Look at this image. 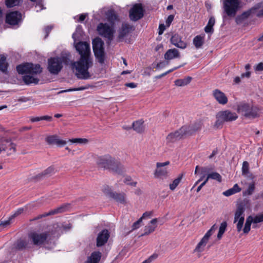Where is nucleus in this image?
<instances>
[{"label":"nucleus","mask_w":263,"mask_h":263,"mask_svg":"<svg viewBox=\"0 0 263 263\" xmlns=\"http://www.w3.org/2000/svg\"><path fill=\"white\" fill-rule=\"evenodd\" d=\"M252 216H249L246 221L245 227L243 229V232L245 234H248L251 230V225L253 223Z\"/></svg>","instance_id":"39"},{"label":"nucleus","mask_w":263,"mask_h":263,"mask_svg":"<svg viewBox=\"0 0 263 263\" xmlns=\"http://www.w3.org/2000/svg\"><path fill=\"white\" fill-rule=\"evenodd\" d=\"M215 23V19L213 16H211L208 21V24L204 28V31L206 33H213L214 32L213 26Z\"/></svg>","instance_id":"36"},{"label":"nucleus","mask_w":263,"mask_h":263,"mask_svg":"<svg viewBox=\"0 0 263 263\" xmlns=\"http://www.w3.org/2000/svg\"><path fill=\"white\" fill-rule=\"evenodd\" d=\"M237 109L243 116L249 119H254L259 116L258 108L253 105L250 106L247 103L239 104Z\"/></svg>","instance_id":"5"},{"label":"nucleus","mask_w":263,"mask_h":263,"mask_svg":"<svg viewBox=\"0 0 263 263\" xmlns=\"http://www.w3.org/2000/svg\"><path fill=\"white\" fill-rule=\"evenodd\" d=\"M8 139L0 136V153L7 150L8 144L6 143V140Z\"/></svg>","instance_id":"46"},{"label":"nucleus","mask_w":263,"mask_h":263,"mask_svg":"<svg viewBox=\"0 0 263 263\" xmlns=\"http://www.w3.org/2000/svg\"><path fill=\"white\" fill-rule=\"evenodd\" d=\"M12 219H10V217L9 218V219L5 221H0V227L3 226V227H5L10 224L11 221Z\"/></svg>","instance_id":"59"},{"label":"nucleus","mask_w":263,"mask_h":263,"mask_svg":"<svg viewBox=\"0 0 263 263\" xmlns=\"http://www.w3.org/2000/svg\"><path fill=\"white\" fill-rule=\"evenodd\" d=\"M22 2V0H6L5 4L8 8H11L18 6Z\"/></svg>","instance_id":"48"},{"label":"nucleus","mask_w":263,"mask_h":263,"mask_svg":"<svg viewBox=\"0 0 263 263\" xmlns=\"http://www.w3.org/2000/svg\"><path fill=\"white\" fill-rule=\"evenodd\" d=\"M75 48L80 55V58L79 61L71 63V67L76 69L75 75L79 79H89L91 75L88 69L93 65L89 44L86 42H79L76 44Z\"/></svg>","instance_id":"1"},{"label":"nucleus","mask_w":263,"mask_h":263,"mask_svg":"<svg viewBox=\"0 0 263 263\" xmlns=\"http://www.w3.org/2000/svg\"><path fill=\"white\" fill-rule=\"evenodd\" d=\"M45 141L49 145L56 144L59 146H63L66 144V141L59 139L58 136L56 135L47 136Z\"/></svg>","instance_id":"24"},{"label":"nucleus","mask_w":263,"mask_h":263,"mask_svg":"<svg viewBox=\"0 0 263 263\" xmlns=\"http://www.w3.org/2000/svg\"><path fill=\"white\" fill-rule=\"evenodd\" d=\"M54 173V168L53 166H49L43 172L39 174L36 176V178L41 179L43 177H47L50 176Z\"/></svg>","instance_id":"28"},{"label":"nucleus","mask_w":263,"mask_h":263,"mask_svg":"<svg viewBox=\"0 0 263 263\" xmlns=\"http://www.w3.org/2000/svg\"><path fill=\"white\" fill-rule=\"evenodd\" d=\"M213 234V232L211 230H209L204 235V236L203 237V238L204 239H205L207 241H209V239L210 237V236Z\"/></svg>","instance_id":"62"},{"label":"nucleus","mask_w":263,"mask_h":263,"mask_svg":"<svg viewBox=\"0 0 263 263\" xmlns=\"http://www.w3.org/2000/svg\"><path fill=\"white\" fill-rule=\"evenodd\" d=\"M87 88H88V86L81 87L79 88H72V89H69L62 90L60 93L66 92H69V91H73L83 90H84V89H86Z\"/></svg>","instance_id":"54"},{"label":"nucleus","mask_w":263,"mask_h":263,"mask_svg":"<svg viewBox=\"0 0 263 263\" xmlns=\"http://www.w3.org/2000/svg\"><path fill=\"white\" fill-rule=\"evenodd\" d=\"M203 126V123L201 121L196 122L192 125H184V127H186L187 135H191L194 133L200 130Z\"/></svg>","instance_id":"25"},{"label":"nucleus","mask_w":263,"mask_h":263,"mask_svg":"<svg viewBox=\"0 0 263 263\" xmlns=\"http://www.w3.org/2000/svg\"><path fill=\"white\" fill-rule=\"evenodd\" d=\"M8 67V63L6 62V57L4 55H0V70L6 73Z\"/></svg>","instance_id":"34"},{"label":"nucleus","mask_w":263,"mask_h":263,"mask_svg":"<svg viewBox=\"0 0 263 263\" xmlns=\"http://www.w3.org/2000/svg\"><path fill=\"white\" fill-rule=\"evenodd\" d=\"M69 141L72 143H87L88 142V139L85 138H74L69 139Z\"/></svg>","instance_id":"52"},{"label":"nucleus","mask_w":263,"mask_h":263,"mask_svg":"<svg viewBox=\"0 0 263 263\" xmlns=\"http://www.w3.org/2000/svg\"><path fill=\"white\" fill-rule=\"evenodd\" d=\"M108 170L120 174L124 171V167L119 161L114 158V162L110 163Z\"/></svg>","instance_id":"23"},{"label":"nucleus","mask_w":263,"mask_h":263,"mask_svg":"<svg viewBox=\"0 0 263 263\" xmlns=\"http://www.w3.org/2000/svg\"><path fill=\"white\" fill-rule=\"evenodd\" d=\"M223 9L227 16L234 17L240 7L239 0H223Z\"/></svg>","instance_id":"7"},{"label":"nucleus","mask_w":263,"mask_h":263,"mask_svg":"<svg viewBox=\"0 0 263 263\" xmlns=\"http://www.w3.org/2000/svg\"><path fill=\"white\" fill-rule=\"evenodd\" d=\"M187 128L182 126L179 129L170 133L166 137L167 143H173L184 138L187 135Z\"/></svg>","instance_id":"10"},{"label":"nucleus","mask_w":263,"mask_h":263,"mask_svg":"<svg viewBox=\"0 0 263 263\" xmlns=\"http://www.w3.org/2000/svg\"><path fill=\"white\" fill-rule=\"evenodd\" d=\"M144 12L142 4H135L129 10V17L131 21L136 22L143 17Z\"/></svg>","instance_id":"9"},{"label":"nucleus","mask_w":263,"mask_h":263,"mask_svg":"<svg viewBox=\"0 0 263 263\" xmlns=\"http://www.w3.org/2000/svg\"><path fill=\"white\" fill-rule=\"evenodd\" d=\"M216 121L214 124L216 129L221 128L224 122H230L236 120L238 116L235 112L225 110L218 112L216 115Z\"/></svg>","instance_id":"2"},{"label":"nucleus","mask_w":263,"mask_h":263,"mask_svg":"<svg viewBox=\"0 0 263 263\" xmlns=\"http://www.w3.org/2000/svg\"><path fill=\"white\" fill-rule=\"evenodd\" d=\"M208 180L206 178L205 180L199 186H198V187L196 190L197 192H199L201 190L202 187L208 182Z\"/></svg>","instance_id":"64"},{"label":"nucleus","mask_w":263,"mask_h":263,"mask_svg":"<svg viewBox=\"0 0 263 263\" xmlns=\"http://www.w3.org/2000/svg\"><path fill=\"white\" fill-rule=\"evenodd\" d=\"M28 242L24 239H20L14 244L15 248L18 250H23L27 247Z\"/></svg>","instance_id":"33"},{"label":"nucleus","mask_w":263,"mask_h":263,"mask_svg":"<svg viewBox=\"0 0 263 263\" xmlns=\"http://www.w3.org/2000/svg\"><path fill=\"white\" fill-rule=\"evenodd\" d=\"M245 211V205L242 203H241L237 205L235 213L234 222L235 223L238 221L237 230L239 232L241 231L244 223Z\"/></svg>","instance_id":"11"},{"label":"nucleus","mask_w":263,"mask_h":263,"mask_svg":"<svg viewBox=\"0 0 263 263\" xmlns=\"http://www.w3.org/2000/svg\"><path fill=\"white\" fill-rule=\"evenodd\" d=\"M69 205H70L68 203L62 204L60 206H59L54 210H51L49 212L45 213L44 214H40V215H38L37 216L34 217L31 220V221L37 220L38 219H41L42 218L48 216L53 215H54V214H56L58 213H61L64 212L67 210L68 208L69 207Z\"/></svg>","instance_id":"15"},{"label":"nucleus","mask_w":263,"mask_h":263,"mask_svg":"<svg viewBox=\"0 0 263 263\" xmlns=\"http://www.w3.org/2000/svg\"><path fill=\"white\" fill-rule=\"evenodd\" d=\"M164 59L166 60H171L175 58H179L180 54L178 49L173 48L168 49L164 55Z\"/></svg>","instance_id":"26"},{"label":"nucleus","mask_w":263,"mask_h":263,"mask_svg":"<svg viewBox=\"0 0 263 263\" xmlns=\"http://www.w3.org/2000/svg\"><path fill=\"white\" fill-rule=\"evenodd\" d=\"M192 79L191 77H187L182 79H177L175 81V84L177 86H184L189 84Z\"/></svg>","instance_id":"37"},{"label":"nucleus","mask_w":263,"mask_h":263,"mask_svg":"<svg viewBox=\"0 0 263 263\" xmlns=\"http://www.w3.org/2000/svg\"><path fill=\"white\" fill-rule=\"evenodd\" d=\"M158 257V254H153L149 256L147 259L145 260L142 263H151L153 260L156 259Z\"/></svg>","instance_id":"56"},{"label":"nucleus","mask_w":263,"mask_h":263,"mask_svg":"<svg viewBox=\"0 0 263 263\" xmlns=\"http://www.w3.org/2000/svg\"><path fill=\"white\" fill-rule=\"evenodd\" d=\"M101 257V253L99 251H95L91 253L89 258V263H99Z\"/></svg>","instance_id":"32"},{"label":"nucleus","mask_w":263,"mask_h":263,"mask_svg":"<svg viewBox=\"0 0 263 263\" xmlns=\"http://www.w3.org/2000/svg\"><path fill=\"white\" fill-rule=\"evenodd\" d=\"M49 235L47 232L37 233L32 232L29 234V238L31 240L33 245L35 246H40L43 245L46 241Z\"/></svg>","instance_id":"13"},{"label":"nucleus","mask_w":263,"mask_h":263,"mask_svg":"<svg viewBox=\"0 0 263 263\" xmlns=\"http://www.w3.org/2000/svg\"><path fill=\"white\" fill-rule=\"evenodd\" d=\"M124 183L127 185H130L131 186H136L137 185V182L132 181V179L130 176H127L124 181Z\"/></svg>","instance_id":"53"},{"label":"nucleus","mask_w":263,"mask_h":263,"mask_svg":"<svg viewBox=\"0 0 263 263\" xmlns=\"http://www.w3.org/2000/svg\"><path fill=\"white\" fill-rule=\"evenodd\" d=\"M24 212L23 208L18 209L11 216H10V219H13L14 217L18 216L21 214H22Z\"/></svg>","instance_id":"57"},{"label":"nucleus","mask_w":263,"mask_h":263,"mask_svg":"<svg viewBox=\"0 0 263 263\" xmlns=\"http://www.w3.org/2000/svg\"><path fill=\"white\" fill-rule=\"evenodd\" d=\"M254 70L255 71H263V63L260 62L257 64L254 67Z\"/></svg>","instance_id":"61"},{"label":"nucleus","mask_w":263,"mask_h":263,"mask_svg":"<svg viewBox=\"0 0 263 263\" xmlns=\"http://www.w3.org/2000/svg\"><path fill=\"white\" fill-rule=\"evenodd\" d=\"M255 190V184L254 183L249 184L247 190L243 192V196L252 195Z\"/></svg>","instance_id":"49"},{"label":"nucleus","mask_w":263,"mask_h":263,"mask_svg":"<svg viewBox=\"0 0 263 263\" xmlns=\"http://www.w3.org/2000/svg\"><path fill=\"white\" fill-rule=\"evenodd\" d=\"M142 221V218H139L137 221L135 222L132 225V231L138 229L140 226Z\"/></svg>","instance_id":"55"},{"label":"nucleus","mask_w":263,"mask_h":263,"mask_svg":"<svg viewBox=\"0 0 263 263\" xmlns=\"http://www.w3.org/2000/svg\"><path fill=\"white\" fill-rule=\"evenodd\" d=\"M52 120V117L49 116H44L42 117H32L30 119V121L32 122H35L40 121L41 120H46L48 121H51Z\"/></svg>","instance_id":"45"},{"label":"nucleus","mask_w":263,"mask_h":263,"mask_svg":"<svg viewBox=\"0 0 263 263\" xmlns=\"http://www.w3.org/2000/svg\"><path fill=\"white\" fill-rule=\"evenodd\" d=\"M165 29V26L163 24H161L159 26V35H161L163 34L164 31Z\"/></svg>","instance_id":"63"},{"label":"nucleus","mask_w":263,"mask_h":263,"mask_svg":"<svg viewBox=\"0 0 263 263\" xmlns=\"http://www.w3.org/2000/svg\"><path fill=\"white\" fill-rule=\"evenodd\" d=\"M261 6V4L258 3L248 10L243 12L241 15H238L236 18V23L237 24L241 23L243 21L248 18L252 14L254 13Z\"/></svg>","instance_id":"16"},{"label":"nucleus","mask_w":263,"mask_h":263,"mask_svg":"<svg viewBox=\"0 0 263 263\" xmlns=\"http://www.w3.org/2000/svg\"><path fill=\"white\" fill-rule=\"evenodd\" d=\"M208 241L204 239V238H202L200 242L197 244L195 249H194V252H202L204 250V247H205L206 243Z\"/></svg>","instance_id":"38"},{"label":"nucleus","mask_w":263,"mask_h":263,"mask_svg":"<svg viewBox=\"0 0 263 263\" xmlns=\"http://www.w3.org/2000/svg\"><path fill=\"white\" fill-rule=\"evenodd\" d=\"M53 26L52 25H49L46 26L44 28V31L46 33L45 37L46 38L48 35L51 30L53 29Z\"/></svg>","instance_id":"58"},{"label":"nucleus","mask_w":263,"mask_h":263,"mask_svg":"<svg viewBox=\"0 0 263 263\" xmlns=\"http://www.w3.org/2000/svg\"><path fill=\"white\" fill-rule=\"evenodd\" d=\"M213 170L211 166H204L200 168V180H203Z\"/></svg>","instance_id":"41"},{"label":"nucleus","mask_w":263,"mask_h":263,"mask_svg":"<svg viewBox=\"0 0 263 263\" xmlns=\"http://www.w3.org/2000/svg\"><path fill=\"white\" fill-rule=\"evenodd\" d=\"M135 28L133 26L130 25L127 23H123L121 28L119 30L118 40L122 41V40L127 35L132 31L134 30Z\"/></svg>","instance_id":"19"},{"label":"nucleus","mask_w":263,"mask_h":263,"mask_svg":"<svg viewBox=\"0 0 263 263\" xmlns=\"http://www.w3.org/2000/svg\"><path fill=\"white\" fill-rule=\"evenodd\" d=\"M22 14L17 11L10 12L6 14L5 22L11 25H17L22 21Z\"/></svg>","instance_id":"14"},{"label":"nucleus","mask_w":263,"mask_h":263,"mask_svg":"<svg viewBox=\"0 0 263 263\" xmlns=\"http://www.w3.org/2000/svg\"><path fill=\"white\" fill-rule=\"evenodd\" d=\"M16 70L19 74H31L32 75L39 74L42 72V68L40 64H35L31 63H25L16 66Z\"/></svg>","instance_id":"6"},{"label":"nucleus","mask_w":263,"mask_h":263,"mask_svg":"<svg viewBox=\"0 0 263 263\" xmlns=\"http://www.w3.org/2000/svg\"><path fill=\"white\" fill-rule=\"evenodd\" d=\"M157 218L152 219L150 223L145 227L144 233L141 235V236L147 235L153 232L157 227Z\"/></svg>","instance_id":"27"},{"label":"nucleus","mask_w":263,"mask_h":263,"mask_svg":"<svg viewBox=\"0 0 263 263\" xmlns=\"http://www.w3.org/2000/svg\"><path fill=\"white\" fill-rule=\"evenodd\" d=\"M227 227V223L226 221L222 222L219 227V231L217 234L218 239H220L224 233L225 232Z\"/></svg>","instance_id":"43"},{"label":"nucleus","mask_w":263,"mask_h":263,"mask_svg":"<svg viewBox=\"0 0 263 263\" xmlns=\"http://www.w3.org/2000/svg\"><path fill=\"white\" fill-rule=\"evenodd\" d=\"M92 44L96 59L100 64H104L105 58L104 42L101 38L97 37L93 39Z\"/></svg>","instance_id":"3"},{"label":"nucleus","mask_w":263,"mask_h":263,"mask_svg":"<svg viewBox=\"0 0 263 263\" xmlns=\"http://www.w3.org/2000/svg\"><path fill=\"white\" fill-rule=\"evenodd\" d=\"M110 233L107 229H104L100 232L97 237L96 246L98 247L104 246L108 241Z\"/></svg>","instance_id":"20"},{"label":"nucleus","mask_w":263,"mask_h":263,"mask_svg":"<svg viewBox=\"0 0 263 263\" xmlns=\"http://www.w3.org/2000/svg\"><path fill=\"white\" fill-rule=\"evenodd\" d=\"M252 220L254 224L263 222V214L257 215L254 217H252Z\"/></svg>","instance_id":"51"},{"label":"nucleus","mask_w":263,"mask_h":263,"mask_svg":"<svg viewBox=\"0 0 263 263\" xmlns=\"http://www.w3.org/2000/svg\"><path fill=\"white\" fill-rule=\"evenodd\" d=\"M170 161H167L164 162H157L156 163V169L155 170L154 175L156 179H166L169 176V171L164 166L169 165Z\"/></svg>","instance_id":"12"},{"label":"nucleus","mask_w":263,"mask_h":263,"mask_svg":"<svg viewBox=\"0 0 263 263\" xmlns=\"http://www.w3.org/2000/svg\"><path fill=\"white\" fill-rule=\"evenodd\" d=\"M174 18V15H170L166 20V25L169 27Z\"/></svg>","instance_id":"60"},{"label":"nucleus","mask_w":263,"mask_h":263,"mask_svg":"<svg viewBox=\"0 0 263 263\" xmlns=\"http://www.w3.org/2000/svg\"><path fill=\"white\" fill-rule=\"evenodd\" d=\"M171 43L177 48L184 49L187 47V43L182 40L178 34H173L170 40Z\"/></svg>","instance_id":"21"},{"label":"nucleus","mask_w":263,"mask_h":263,"mask_svg":"<svg viewBox=\"0 0 263 263\" xmlns=\"http://www.w3.org/2000/svg\"><path fill=\"white\" fill-rule=\"evenodd\" d=\"M23 80L24 83L27 85L31 83L36 84L39 83V80L37 78L30 75H25L23 76Z\"/></svg>","instance_id":"35"},{"label":"nucleus","mask_w":263,"mask_h":263,"mask_svg":"<svg viewBox=\"0 0 263 263\" xmlns=\"http://www.w3.org/2000/svg\"><path fill=\"white\" fill-rule=\"evenodd\" d=\"M213 96L215 100L221 105H225L228 102V99L226 95L218 89L213 91Z\"/></svg>","instance_id":"22"},{"label":"nucleus","mask_w":263,"mask_h":263,"mask_svg":"<svg viewBox=\"0 0 263 263\" xmlns=\"http://www.w3.org/2000/svg\"><path fill=\"white\" fill-rule=\"evenodd\" d=\"M106 17L107 21L112 25L114 24L115 22L118 20V15L112 9L109 10L107 12Z\"/></svg>","instance_id":"30"},{"label":"nucleus","mask_w":263,"mask_h":263,"mask_svg":"<svg viewBox=\"0 0 263 263\" xmlns=\"http://www.w3.org/2000/svg\"><path fill=\"white\" fill-rule=\"evenodd\" d=\"M249 173V164L247 161H244L242 166V174L246 176Z\"/></svg>","instance_id":"50"},{"label":"nucleus","mask_w":263,"mask_h":263,"mask_svg":"<svg viewBox=\"0 0 263 263\" xmlns=\"http://www.w3.org/2000/svg\"><path fill=\"white\" fill-rule=\"evenodd\" d=\"M183 177V174H180L177 178H176L172 183L170 184V189L172 191H174L180 183Z\"/></svg>","instance_id":"44"},{"label":"nucleus","mask_w":263,"mask_h":263,"mask_svg":"<svg viewBox=\"0 0 263 263\" xmlns=\"http://www.w3.org/2000/svg\"><path fill=\"white\" fill-rule=\"evenodd\" d=\"M65 57L50 58L48 60V70L53 74H58L63 68V63L67 64Z\"/></svg>","instance_id":"4"},{"label":"nucleus","mask_w":263,"mask_h":263,"mask_svg":"<svg viewBox=\"0 0 263 263\" xmlns=\"http://www.w3.org/2000/svg\"><path fill=\"white\" fill-rule=\"evenodd\" d=\"M112 162H114V157L109 155L100 156L96 160V163L100 167L106 170H108L110 163Z\"/></svg>","instance_id":"17"},{"label":"nucleus","mask_w":263,"mask_h":263,"mask_svg":"<svg viewBox=\"0 0 263 263\" xmlns=\"http://www.w3.org/2000/svg\"><path fill=\"white\" fill-rule=\"evenodd\" d=\"M97 31L99 35L106 38L108 42L113 40L114 30L107 23H99L97 26Z\"/></svg>","instance_id":"8"},{"label":"nucleus","mask_w":263,"mask_h":263,"mask_svg":"<svg viewBox=\"0 0 263 263\" xmlns=\"http://www.w3.org/2000/svg\"><path fill=\"white\" fill-rule=\"evenodd\" d=\"M6 143H8V154L9 155L15 153L16 152V144L13 143L11 141V139H8L6 140Z\"/></svg>","instance_id":"42"},{"label":"nucleus","mask_w":263,"mask_h":263,"mask_svg":"<svg viewBox=\"0 0 263 263\" xmlns=\"http://www.w3.org/2000/svg\"><path fill=\"white\" fill-rule=\"evenodd\" d=\"M206 178L209 180V179H212L213 180H216L218 182L221 181V176L217 172H212L210 173L206 176Z\"/></svg>","instance_id":"47"},{"label":"nucleus","mask_w":263,"mask_h":263,"mask_svg":"<svg viewBox=\"0 0 263 263\" xmlns=\"http://www.w3.org/2000/svg\"><path fill=\"white\" fill-rule=\"evenodd\" d=\"M203 43L204 39L201 35L196 36L193 40V44L197 49L201 48Z\"/></svg>","instance_id":"40"},{"label":"nucleus","mask_w":263,"mask_h":263,"mask_svg":"<svg viewBox=\"0 0 263 263\" xmlns=\"http://www.w3.org/2000/svg\"><path fill=\"white\" fill-rule=\"evenodd\" d=\"M143 121L142 120L134 122L132 127L135 131L138 133H141L144 131Z\"/></svg>","instance_id":"29"},{"label":"nucleus","mask_w":263,"mask_h":263,"mask_svg":"<svg viewBox=\"0 0 263 263\" xmlns=\"http://www.w3.org/2000/svg\"><path fill=\"white\" fill-rule=\"evenodd\" d=\"M104 193L106 195L114 199L118 203L122 204H124L125 203V195L124 193L114 192L108 189H105Z\"/></svg>","instance_id":"18"},{"label":"nucleus","mask_w":263,"mask_h":263,"mask_svg":"<svg viewBox=\"0 0 263 263\" xmlns=\"http://www.w3.org/2000/svg\"><path fill=\"white\" fill-rule=\"evenodd\" d=\"M241 191V188L237 184H234L233 187L226 191L223 193V194L227 197L230 196L237 193Z\"/></svg>","instance_id":"31"}]
</instances>
